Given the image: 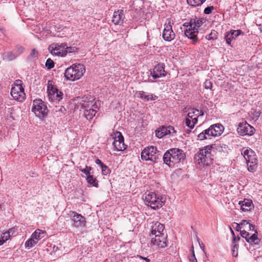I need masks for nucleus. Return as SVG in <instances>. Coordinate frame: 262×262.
Instances as JSON below:
<instances>
[{
	"instance_id": "0e129e2a",
	"label": "nucleus",
	"mask_w": 262,
	"mask_h": 262,
	"mask_svg": "<svg viewBox=\"0 0 262 262\" xmlns=\"http://www.w3.org/2000/svg\"><path fill=\"white\" fill-rule=\"evenodd\" d=\"M144 259H145L147 262H149L150 261V259L146 258V257H144V258H143Z\"/></svg>"
},
{
	"instance_id": "2eb2a0df",
	"label": "nucleus",
	"mask_w": 262,
	"mask_h": 262,
	"mask_svg": "<svg viewBox=\"0 0 262 262\" xmlns=\"http://www.w3.org/2000/svg\"><path fill=\"white\" fill-rule=\"evenodd\" d=\"M242 154L245 159L247 164H256L257 160L255 158V152L251 149L243 148Z\"/></svg>"
},
{
	"instance_id": "39448f33",
	"label": "nucleus",
	"mask_w": 262,
	"mask_h": 262,
	"mask_svg": "<svg viewBox=\"0 0 262 262\" xmlns=\"http://www.w3.org/2000/svg\"><path fill=\"white\" fill-rule=\"evenodd\" d=\"M141 156L143 160L151 161L154 163H157L163 158L161 153L153 146L147 147L143 150Z\"/></svg>"
},
{
	"instance_id": "72a5a7b5",
	"label": "nucleus",
	"mask_w": 262,
	"mask_h": 262,
	"mask_svg": "<svg viewBox=\"0 0 262 262\" xmlns=\"http://www.w3.org/2000/svg\"><path fill=\"white\" fill-rule=\"evenodd\" d=\"M206 0H187L188 5L192 7L201 6Z\"/></svg>"
},
{
	"instance_id": "473e14b6",
	"label": "nucleus",
	"mask_w": 262,
	"mask_h": 262,
	"mask_svg": "<svg viewBox=\"0 0 262 262\" xmlns=\"http://www.w3.org/2000/svg\"><path fill=\"white\" fill-rule=\"evenodd\" d=\"M87 182L95 187H98V183L96 178H94L93 176L91 174L88 177H85Z\"/></svg>"
},
{
	"instance_id": "f3484780",
	"label": "nucleus",
	"mask_w": 262,
	"mask_h": 262,
	"mask_svg": "<svg viewBox=\"0 0 262 262\" xmlns=\"http://www.w3.org/2000/svg\"><path fill=\"white\" fill-rule=\"evenodd\" d=\"M151 244L158 246L159 248H164L166 245V237L164 235H161L160 236H156L151 237Z\"/></svg>"
},
{
	"instance_id": "e2e57ef3",
	"label": "nucleus",
	"mask_w": 262,
	"mask_h": 262,
	"mask_svg": "<svg viewBox=\"0 0 262 262\" xmlns=\"http://www.w3.org/2000/svg\"><path fill=\"white\" fill-rule=\"evenodd\" d=\"M199 244H200V243H199ZM200 247H201V249H202L203 251L205 254H206V252H205V246H204L203 244H202V245H201V244H200Z\"/></svg>"
},
{
	"instance_id": "774afa93",
	"label": "nucleus",
	"mask_w": 262,
	"mask_h": 262,
	"mask_svg": "<svg viewBox=\"0 0 262 262\" xmlns=\"http://www.w3.org/2000/svg\"><path fill=\"white\" fill-rule=\"evenodd\" d=\"M14 232V229H13V231H11V234L12 235Z\"/></svg>"
},
{
	"instance_id": "f704fd0d",
	"label": "nucleus",
	"mask_w": 262,
	"mask_h": 262,
	"mask_svg": "<svg viewBox=\"0 0 262 262\" xmlns=\"http://www.w3.org/2000/svg\"><path fill=\"white\" fill-rule=\"evenodd\" d=\"M37 243V241H35L33 237H32V236H31V238H30L29 239H28L26 243H25V247L26 248H28V249H30L32 247H33L34 246H35Z\"/></svg>"
},
{
	"instance_id": "aec40b11",
	"label": "nucleus",
	"mask_w": 262,
	"mask_h": 262,
	"mask_svg": "<svg viewBox=\"0 0 262 262\" xmlns=\"http://www.w3.org/2000/svg\"><path fill=\"white\" fill-rule=\"evenodd\" d=\"M209 128L214 137L220 136L224 129V126L220 123L213 124Z\"/></svg>"
},
{
	"instance_id": "4be33fe9",
	"label": "nucleus",
	"mask_w": 262,
	"mask_h": 262,
	"mask_svg": "<svg viewBox=\"0 0 262 262\" xmlns=\"http://www.w3.org/2000/svg\"><path fill=\"white\" fill-rule=\"evenodd\" d=\"M241 31L240 30H232L227 33L225 36V39L228 45L231 44V41L233 39H235L236 37L239 35Z\"/></svg>"
},
{
	"instance_id": "6e6d98bb",
	"label": "nucleus",
	"mask_w": 262,
	"mask_h": 262,
	"mask_svg": "<svg viewBox=\"0 0 262 262\" xmlns=\"http://www.w3.org/2000/svg\"><path fill=\"white\" fill-rule=\"evenodd\" d=\"M234 224L235 225V227L234 228H235L236 231L241 232V231H242L241 230L242 226L239 225V224H238L236 223H234Z\"/></svg>"
},
{
	"instance_id": "69168bd1",
	"label": "nucleus",
	"mask_w": 262,
	"mask_h": 262,
	"mask_svg": "<svg viewBox=\"0 0 262 262\" xmlns=\"http://www.w3.org/2000/svg\"><path fill=\"white\" fill-rule=\"evenodd\" d=\"M62 108H63L64 110H65V108H64V107H61L60 108V111H62Z\"/></svg>"
},
{
	"instance_id": "423d86ee",
	"label": "nucleus",
	"mask_w": 262,
	"mask_h": 262,
	"mask_svg": "<svg viewBox=\"0 0 262 262\" xmlns=\"http://www.w3.org/2000/svg\"><path fill=\"white\" fill-rule=\"evenodd\" d=\"M145 202L147 206L156 210L163 205L165 202V198L158 196L155 193L150 192L145 195Z\"/></svg>"
},
{
	"instance_id": "c9c22d12",
	"label": "nucleus",
	"mask_w": 262,
	"mask_h": 262,
	"mask_svg": "<svg viewBox=\"0 0 262 262\" xmlns=\"http://www.w3.org/2000/svg\"><path fill=\"white\" fill-rule=\"evenodd\" d=\"M152 228H153V231L154 232L156 230L162 232L164 229V226L159 222H157L155 223V225L152 227Z\"/></svg>"
},
{
	"instance_id": "ea45409f",
	"label": "nucleus",
	"mask_w": 262,
	"mask_h": 262,
	"mask_svg": "<svg viewBox=\"0 0 262 262\" xmlns=\"http://www.w3.org/2000/svg\"><path fill=\"white\" fill-rule=\"evenodd\" d=\"M92 168L90 166H86L85 168H80L79 170L84 173L86 175V177H88L91 174H92V172H91Z\"/></svg>"
},
{
	"instance_id": "603ef678",
	"label": "nucleus",
	"mask_w": 262,
	"mask_h": 262,
	"mask_svg": "<svg viewBox=\"0 0 262 262\" xmlns=\"http://www.w3.org/2000/svg\"><path fill=\"white\" fill-rule=\"evenodd\" d=\"M189 259L190 262H197L193 250H192V254L189 257Z\"/></svg>"
},
{
	"instance_id": "bf43d9fd",
	"label": "nucleus",
	"mask_w": 262,
	"mask_h": 262,
	"mask_svg": "<svg viewBox=\"0 0 262 262\" xmlns=\"http://www.w3.org/2000/svg\"><path fill=\"white\" fill-rule=\"evenodd\" d=\"M230 230H231L232 234L233 235V239H232V243H233V244H234V243L236 242V237L235 236V234H234L233 231L232 230V229L231 228H230Z\"/></svg>"
},
{
	"instance_id": "de8ad7c7",
	"label": "nucleus",
	"mask_w": 262,
	"mask_h": 262,
	"mask_svg": "<svg viewBox=\"0 0 262 262\" xmlns=\"http://www.w3.org/2000/svg\"><path fill=\"white\" fill-rule=\"evenodd\" d=\"M212 83L209 80H206L204 82V87L206 89H211Z\"/></svg>"
},
{
	"instance_id": "c756f323",
	"label": "nucleus",
	"mask_w": 262,
	"mask_h": 262,
	"mask_svg": "<svg viewBox=\"0 0 262 262\" xmlns=\"http://www.w3.org/2000/svg\"><path fill=\"white\" fill-rule=\"evenodd\" d=\"M17 57V55L13 52H6L3 54V60L6 61H12Z\"/></svg>"
},
{
	"instance_id": "b1692460",
	"label": "nucleus",
	"mask_w": 262,
	"mask_h": 262,
	"mask_svg": "<svg viewBox=\"0 0 262 262\" xmlns=\"http://www.w3.org/2000/svg\"><path fill=\"white\" fill-rule=\"evenodd\" d=\"M138 97L141 99H145L147 101L155 100L158 97L153 94H146L144 91H139L138 93Z\"/></svg>"
},
{
	"instance_id": "9b49d317",
	"label": "nucleus",
	"mask_w": 262,
	"mask_h": 262,
	"mask_svg": "<svg viewBox=\"0 0 262 262\" xmlns=\"http://www.w3.org/2000/svg\"><path fill=\"white\" fill-rule=\"evenodd\" d=\"M66 43H53L49 46L48 48L49 51L52 55L58 56H65V48Z\"/></svg>"
},
{
	"instance_id": "7c9ffc66",
	"label": "nucleus",
	"mask_w": 262,
	"mask_h": 262,
	"mask_svg": "<svg viewBox=\"0 0 262 262\" xmlns=\"http://www.w3.org/2000/svg\"><path fill=\"white\" fill-rule=\"evenodd\" d=\"M185 122L187 126L190 128H193L194 125L198 122V119L197 118H194L193 120H190V119L187 118L185 119Z\"/></svg>"
},
{
	"instance_id": "a18cd8bd",
	"label": "nucleus",
	"mask_w": 262,
	"mask_h": 262,
	"mask_svg": "<svg viewBox=\"0 0 262 262\" xmlns=\"http://www.w3.org/2000/svg\"><path fill=\"white\" fill-rule=\"evenodd\" d=\"M161 235H164V234L162 232L157 231L156 230H155V232L153 231V228H151V233L150 234V237H155V235H156V236H158V235L160 236Z\"/></svg>"
},
{
	"instance_id": "3c124183",
	"label": "nucleus",
	"mask_w": 262,
	"mask_h": 262,
	"mask_svg": "<svg viewBox=\"0 0 262 262\" xmlns=\"http://www.w3.org/2000/svg\"><path fill=\"white\" fill-rule=\"evenodd\" d=\"M167 128L168 134L169 135L172 134L176 132V130H174V127L172 126H167Z\"/></svg>"
},
{
	"instance_id": "6ab92c4d",
	"label": "nucleus",
	"mask_w": 262,
	"mask_h": 262,
	"mask_svg": "<svg viewBox=\"0 0 262 262\" xmlns=\"http://www.w3.org/2000/svg\"><path fill=\"white\" fill-rule=\"evenodd\" d=\"M124 17L123 11L122 10H118L114 12L112 18V22L116 25H120L123 23Z\"/></svg>"
},
{
	"instance_id": "4c0bfd02",
	"label": "nucleus",
	"mask_w": 262,
	"mask_h": 262,
	"mask_svg": "<svg viewBox=\"0 0 262 262\" xmlns=\"http://www.w3.org/2000/svg\"><path fill=\"white\" fill-rule=\"evenodd\" d=\"M217 32L215 30H213L211 31L210 34L206 36V38L207 40H213L217 38Z\"/></svg>"
},
{
	"instance_id": "ddd939ff",
	"label": "nucleus",
	"mask_w": 262,
	"mask_h": 262,
	"mask_svg": "<svg viewBox=\"0 0 262 262\" xmlns=\"http://www.w3.org/2000/svg\"><path fill=\"white\" fill-rule=\"evenodd\" d=\"M162 36L163 39L168 41L173 40L175 37V34L172 29V25L169 19H167L164 24Z\"/></svg>"
},
{
	"instance_id": "37998d69",
	"label": "nucleus",
	"mask_w": 262,
	"mask_h": 262,
	"mask_svg": "<svg viewBox=\"0 0 262 262\" xmlns=\"http://www.w3.org/2000/svg\"><path fill=\"white\" fill-rule=\"evenodd\" d=\"M260 114H261V113L260 111H257L256 110H254L253 112L252 113V119L253 120H257L258 119V118L259 117Z\"/></svg>"
},
{
	"instance_id": "7ed1b4c3",
	"label": "nucleus",
	"mask_w": 262,
	"mask_h": 262,
	"mask_svg": "<svg viewBox=\"0 0 262 262\" xmlns=\"http://www.w3.org/2000/svg\"><path fill=\"white\" fill-rule=\"evenodd\" d=\"M206 19L205 18H197L196 16L191 18V24H192L193 29H188L184 31L185 35L188 38L191 39L193 42L198 40L197 33L199 30L202 25L206 23Z\"/></svg>"
},
{
	"instance_id": "393cba45",
	"label": "nucleus",
	"mask_w": 262,
	"mask_h": 262,
	"mask_svg": "<svg viewBox=\"0 0 262 262\" xmlns=\"http://www.w3.org/2000/svg\"><path fill=\"white\" fill-rule=\"evenodd\" d=\"M204 115V113L202 111H199V110L197 109L192 108L190 109L189 111L187 116L188 118L191 119H194V118H198L200 116H203Z\"/></svg>"
},
{
	"instance_id": "f03ea898",
	"label": "nucleus",
	"mask_w": 262,
	"mask_h": 262,
	"mask_svg": "<svg viewBox=\"0 0 262 262\" xmlns=\"http://www.w3.org/2000/svg\"><path fill=\"white\" fill-rule=\"evenodd\" d=\"M213 148L212 145L205 146L200 149L195 155L194 160L198 164L205 166H209L212 163L213 158L211 151Z\"/></svg>"
},
{
	"instance_id": "20e7f679",
	"label": "nucleus",
	"mask_w": 262,
	"mask_h": 262,
	"mask_svg": "<svg viewBox=\"0 0 262 262\" xmlns=\"http://www.w3.org/2000/svg\"><path fill=\"white\" fill-rule=\"evenodd\" d=\"M85 71L84 66L81 64H74L68 68L64 72L67 79L74 81L80 79Z\"/></svg>"
},
{
	"instance_id": "a19ab883",
	"label": "nucleus",
	"mask_w": 262,
	"mask_h": 262,
	"mask_svg": "<svg viewBox=\"0 0 262 262\" xmlns=\"http://www.w3.org/2000/svg\"><path fill=\"white\" fill-rule=\"evenodd\" d=\"M86 103L90 104V107L91 106L90 108H94L95 110L98 108L100 106V103L99 101L98 102H95L94 103L92 101H86Z\"/></svg>"
},
{
	"instance_id": "5fc2aeb1",
	"label": "nucleus",
	"mask_w": 262,
	"mask_h": 262,
	"mask_svg": "<svg viewBox=\"0 0 262 262\" xmlns=\"http://www.w3.org/2000/svg\"><path fill=\"white\" fill-rule=\"evenodd\" d=\"M239 224L242 227H244L245 226H247V225L249 224V222L245 220H243Z\"/></svg>"
},
{
	"instance_id": "cd10ccee",
	"label": "nucleus",
	"mask_w": 262,
	"mask_h": 262,
	"mask_svg": "<svg viewBox=\"0 0 262 262\" xmlns=\"http://www.w3.org/2000/svg\"><path fill=\"white\" fill-rule=\"evenodd\" d=\"M168 134L167 127L162 126L156 130V136L159 138H161Z\"/></svg>"
},
{
	"instance_id": "4468645a",
	"label": "nucleus",
	"mask_w": 262,
	"mask_h": 262,
	"mask_svg": "<svg viewBox=\"0 0 262 262\" xmlns=\"http://www.w3.org/2000/svg\"><path fill=\"white\" fill-rule=\"evenodd\" d=\"M114 148L117 151H122L126 149L124 143V138L120 132H117L113 143Z\"/></svg>"
},
{
	"instance_id": "8fccbe9b",
	"label": "nucleus",
	"mask_w": 262,
	"mask_h": 262,
	"mask_svg": "<svg viewBox=\"0 0 262 262\" xmlns=\"http://www.w3.org/2000/svg\"><path fill=\"white\" fill-rule=\"evenodd\" d=\"M241 235L245 238L246 239H248L249 236V233L245 230L241 231Z\"/></svg>"
},
{
	"instance_id": "1a4fd4ad",
	"label": "nucleus",
	"mask_w": 262,
	"mask_h": 262,
	"mask_svg": "<svg viewBox=\"0 0 262 262\" xmlns=\"http://www.w3.org/2000/svg\"><path fill=\"white\" fill-rule=\"evenodd\" d=\"M237 132L241 136H251L254 134L255 129L246 121H243L239 123L237 128Z\"/></svg>"
},
{
	"instance_id": "13d9d810",
	"label": "nucleus",
	"mask_w": 262,
	"mask_h": 262,
	"mask_svg": "<svg viewBox=\"0 0 262 262\" xmlns=\"http://www.w3.org/2000/svg\"><path fill=\"white\" fill-rule=\"evenodd\" d=\"M95 163L98 164V165H99L101 167V168L104 165L101 161L100 160L97 159L95 161Z\"/></svg>"
},
{
	"instance_id": "f8f14e48",
	"label": "nucleus",
	"mask_w": 262,
	"mask_h": 262,
	"mask_svg": "<svg viewBox=\"0 0 262 262\" xmlns=\"http://www.w3.org/2000/svg\"><path fill=\"white\" fill-rule=\"evenodd\" d=\"M48 93L49 99L51 101L55 100L59 101L62 99V92L59 91L56 87H55L52 84H49L48 86Z\"/></svg>"
},
{
	"instance_id": "2f4dec72",
	"label": "nucleus",
	"mask_w": 262,
	"mask_h": 262,
	"mask_svg": "<svg viewBox=\"0 0 262 262\" xmlns=\"http://www.w3.org/2000/svg\"><path fill=\"white\" fill-rule=\"evenodd\" d=\"M246 241L250 244L258 245L260 242V240L255 234H253L249 237L248 239H246Z\"/></svg>"
},
{
	"instance_id": "c03bdc74",
	"label": "nucleus",
	"mask_w": 262,
	"mask_h": 262,
	"mask_svg": "<svg viewBox=\"0 0 262 262\" xmlns=\"http://www.w3.org/2000/svg\"><path fill=\"white\" fill-rule=\"evenodd\" d=\"M102 173L104 175H107L110 173V170L107 166L104 165L101 168Z\"/></svg>"
},
{
	"instance_id": "052dcab7",
	"label": "nucleus",
	"mask_w": 262,
	"mask_h": 262,
	"mask_svg": "<svg viewBox=\"0 0 262 262\" xmlns=\"http://www.w3.org/2000/svg\"><path fill=\"white\" fill-rule=\"evenodd\" d=\"M247 226H248V228H246V229L248 230H254V226L253 225H252L251 224H250L249 223V224L247 225Z\"/></svg>"
},
{
	"instance_id": "0eeeda50",
	"label": "nucleus",
	"mask_w": 262,
	"mask_h": 262,
	"mask_svg": "<svg viewBox=\"0 0 262 262\" xmlns=\"http://www.w3.org/2000/svg\"><path fill=\"white\" fill-rule=\"evenodd\" d=\"M11 95L14 99L18 101H23L25 100L26 94L21 80H17L16 81L14 86L11 89Z\"/></svg>"
},
{
	"instance_id": "a878e982",
	"label": "nucleus",
	"mask_w": 262,
	"mask_h": 262,
	"mask_svg": "<svg viewBox=\"0 0 262 262\" xmlns=\"http://www.w3.org/2000/svg\"><path fill=\"white\" fill-rule=\"evenodd\" d=\"M46 234V231L39 229H37L32 233V237L37 242L40 239L44 237Z\"/></svg>"
},
{
	"instance_id": "58836bf2",
	"label": "nucleus",
	"mask_w": 262,
	"mask_h": 262,
	"mask_svg": "<svg viewBox=\"0 0 262 262\" xmlns=\"http://www.w3.org/2000/svg\"><path fill=\"white\" fill-rule=\"evenodd\" d=\"M37 57L38 52L35 49H33L32 50L31 53L29 55L28 59L29 60H35L37 58Z\"/></svg>"
},
{
	"instance_id": "e433bc0d",
	"label": "nucleus",
	"mask_w": 262,
	"mask_h": 262,
	"mask_svg": "<svg viewBox=\"0 0 262 262\" xmlns=\"http://www.w3.org/2000/svg\"><path fill=\"white\" fill-rule=\"evenodd\" d=\"M66 48H65V56L67 54V53H72L77 52L78 50V48L76 47H68L66 44Z\"/></svg>"
},
{
	"instance_id": "a211bd4d",
	"label": "nucleus",
	"mask_w": 262,
	"mask_h": 262,
	"mask_svg": "<svg viewBox=\"0 0 262 262\" xmlns=\"http://www.w3.org/2000/svg\"><path fill=\"white\" fill-rule=\"evenodd\" d=\"M164 66L163 64H158L155 66L153 71L151 72V76L154 79L159 78L165 76Z\"/></svg>"
},
{
	"instance_id": "49530a36",
	"label": "nucleus",
	"mask_w": 262,
	"mask_h": 262,
	"mask_svg": "<svg viewBox=\"0 0 262 262\" xmlns=\"http://www.w3.org/2000/svg\"><path fill=\"white\" fill-rule=\"evenodd\" d=\"M23 51L24 48L22 47L19 46L16 47V49L14 51V52L15 53V55H17L18 56L23 52Z\"/></svg>"
},
{
	"instance_id": "09e8293b",
	"label": "nucleus",
	"mask_w": 262,
	"mask_h": 262,
	"mask_svg": "<svg viewBox=\"0 0 262 262\" xmlns=\"http://www.w3.org/2000/svg\"><path fill=\"white\" fill-rule=\"evenodd\" d=\"M213 9L214 7L213 6H208L204 9V12L206 14H209L212 12Z\"/></svg>"
},
{
	"instance_id": "bb28decb",
	"label": "nucleus",
	"mask_w": 262,
	"mask_h": 262,
	"mask_svg": "<svg viewBox=\"0 0 262 262\" xmlns=\"http://www.w3.org/2000/svg\"><path fill=\"white\" fill-rule=\"evenodd\" d=\"M11 231H13V229H10L7 231L3 233L0 237V246L3 245L11 236Z\"/></svg>"
},
{
	"instance_id": "412c9836",
	"label": "nucleus",
	"mask_w": 262,
	"mask_h": 262,
	"mask_svg": "<svg viewBox=\"0 0 262 262\" xmlns=\"http://www.w3.org/2000/svg\"><path fill=\"white\" fill-rule=\"evenodd\" d=\"M238 204L241 206V209L243 211L251 210L253 206L252 201L248 199L239 201Z\"/></svg>"
},
{
	"instance_id": "338daca9",
	"label": "nucleus",
	"mask_w": 262,
	"mask_h": 262,
	"mask_svg": "<svg viewBox=\"0 0 262 262\" xmlns=\"http://www.w3.org/2000/svg\"><path fill=\"white\" fill-rule=\"evenodd\" d=\"M240 237L238 236L237 238H236V241H239L240 239Z\"/></svg>"
},
{
	"instance_id": "4d7b16f0",
	"label": "nucleus",
	"mask_w": 262,
	"mask_h": 262,
	"mask_svg": "<svg viewBox=\"0 0 262 262\" xmlns=\"http://www.w3.org/2000/svg\"><path fill=\"white\" fill-rule=\"evenodd\" d=\"M233 244V248H232V252H233V256H234V257H236L237 256V253L236 254V255H234V251H235V249H237V245L235 244V243H234V244Z\"/></svg>"
},
{
	"instance_id": "f257e3e1",
	"label": "nucleus",
	"mask_w": 262,
	"mask_h": 262,
	"mask_svg": "<svg viewBox=\"0 0 262 262\" xmlns=\"http://www.w3.org/2000/svg\"><path fill=\"white\" fill-rule=\"evenodd\" d=\"M185 157V154L182 149L171 148L163 155V161L169 167H173L175 164L184 161Z\"/></svg>"
},
{
	"instance_id": "c85d7f7f",
	"label": "nucleus",
	"mask_w": 262,
	"mask_h": 262,
	"mask_svg": "<svg viewBox=\"0 0 262 262\" xmlns=\"http://www.w3.org/2000/svg\"><path fill=\"white\" fill-rule=\"evenodd\" d=\"M212 145L213 148H215V149L220 152H226L228 149V147L223 143L216 144Z\"/></svg>"
},
{
	"instance_id": "dca6fc26",
	"label": "nucleus",
	"mask_w": 262,
	"mask_h": 262,
	"mask_svg": "<svg viewBox=\"0 0 262 262\" xmlns=\"http://www.w3.org/2000/svg\"><path fill=\"white\" fill-rule=\"evenodd\" d=\"M81 102L82 107L84 110L83 114L87 120H91L95 116L97 110L94 108H90V104L86 103L85 100H82Z\"/></svg>"
},
{
	"instance_id": "680f3d73",
	"label": "nucleus",
	"mask_w": 262,
	"mask_h": 262,
	"mask_svg": "<svg viewBox=\"0 0 262 262\" xmlns=\"http://www.w3.org/2000/svg\"><path fill=\"white\" fill-rule=\"evenodd\" d=\"M247 166L249 171H252V170H254V165H249V164H248V165L247 164Z\"/></svg>"
},
{
	"instance_id": "9d476101",
	"label": "nucleus",
	"mask_w": 262,
	"mask_h": 262,
	"mask_svg": "<svg viewBox=\"0 0 262 262\" xmlns=\"http://www.w3.org/2000/svg\"><path fill=\"white\" fill-rule=\"evenodd\" d=\"M73 222V225L75 228L84 227L86 221L85 217L75 211H71L69 213Z\"/></svg>"
},
{
	"instance_id": "5701e85b",
	"label": "nucleus",
	"mask_w": 262,
	"mask_h": 262,
	"mask_svg": "<svg viewBox=\"0 0 262 262\" xmlns=\"http://www.w3.org/2000/svg\"><path fill=\"white\" fill-rule=\"evenodd\" d=\"M212 137L213 135L211 134L209 128L204 130L198 135V138L200 140L210 139Z\"/></svg>"
},
{
	"instance_id": "6e6552de",
	"label": "nucleus",
	"mask_w": 262,
	"mask_h": 262,
	"mask_svg": "<svg viewBox=\"0 0 262 262\" xmlns=\"http://www.w3.org/2000/svg\"><path fill=\"white\" fill-rule=\"evenodd\" d=\"M32 111L35 113L36 116L40 118L47 115L48 108L45 102L42 100L36 99L33 101Z\"/></svg>"
},
{
	"instance_id": "79ce46f5",
	"label": "nucleus",
	"mask_w": 262,
	"mask_h": 262,
	"mask_svg": "<svg viewBox=\"0 0 262 262\" xmlns=\"http://www.w3.org/2000/svg\"><path fill=\"white\" fill-rule=\"evenodd\" d=\"M45 66L48 69L50 70L54 68V62L51 58H48L46 62Z\"/></svg>"
},
{
	"instance_id": "864d4df0",
	"label": "nucleus",
	"mask_w": 262,
	"mask_h": 262,
	"mask_svg": "<svg viewBox=\"0 0 262 262\" xmlns=\"http://www.w3.org/2000/svg\"><path fill=\"white\" fill-rule=\"evenodd\" d=\"M183 26L184 27H190L189 29H193V25L192 24H191V19L190 20L189 22H186L183 24Z\"/></svg>"
}]
</instances>
